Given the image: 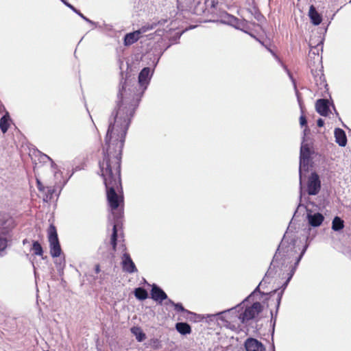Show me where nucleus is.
<instances>
[{
	"label": "nucleus",
	"mask_w": 351,
	"mask_h": 351,
	"mask_svg": "<svg viewBox=\"0 0 351 351\" xmlns=\"http://www.w3.org/2000/svg\"><path fill=\"white\" fill-rule=\"evenodd\" d=\"M154 70L143 68L138 74V82L132 85L124 82L119 87L118 101L109 117L108 136L115 134L125 137L127 131L142 96L149 84Z\"/></svg>",
	"instance_id": "f257e3e1"
},
{
	"label": "nucleus",
	"mask_w": 351,
	"mask_h": 351,
	"mask_svg": "<svg viewBox=\"0 0 351 351\" xmlns=\"http://www.w3.org/2000/svg\"><path fill=\"white\" fill-rule=\"evenodd\" d=\"M125 137L110 134L107 132L104 147V158L99 163L101 176L106 189L107 199L112 210L117 209L123 202V196L117 194L121 184V156Z\"/></svg>",
	"instance_id": "f03ea898"
},
{
	"label": "nucleus",
	"mask_w": 351,
	"mask_h": 351,
	"mask_svg": "<svg viewBox=\"0 0 351 351\" xmlns=\"http://www.w3.org/2000/svg\"><path fill=\"white\" fill-rule=\"evenodd\" d=\"M307 247V245L304 246V248L302 249L300 255L296 257L295 255L297 254V250L295 249V240L294 239H291V241L288 242L287 241V236L285 234L282 239V241L279 245L276 254L274 256L271 265H274V267L276 266V263H280L282 265H285L287 263H291L293 260H295L294 265L291 266V269L288 274L289 276L287 280L282 285V290L278 293L277 300V310L279 308L283 292L287 287L293 276L294 275L296 268L303 255L304 254Z\"/></svg>",
	"instance_id": "7ed1b4c3"
},
{
	"label": "nucleus",
	"mask_w": 351,
	"mask_h": 351,
	"mask_svg": "<svg viewBox=\"0 0 351 351\" xmlns=\"http://www.w3.org/2000/svg\"><path fill=\"white\" fill-rule=\"evenodd\" d=\"M311 26L309 27L312 34L311 35L309 46L311 47V51H313V53H315L314 50L319 51V47L322 48V44L324 41V34L326 32L327 27L319 26L321 23H311ZM324 25V23H322Z\"/></svg>",
	"instance_id": "20e7f679"
},
{
	"label": "nucleus",
	"mask_w": 351,
	"mask_h": 351,
	"mask_svg": "<svg viewBox=\"0 0 351 351\" xmlns=\"http://www.w3.org/2000/svg\"><path fill=\"white\" fill-rule=\"evenodd\" d=\"M47 234L51 256L53 258H60L62 252L54 225L50 224L47 230Z\"/></svg>",
	"instance_id": "39448f33"
},
{
	"label": "nucleus",
	"mask_w": 351,
	"mask_h": 351,
	"mask_svg": "<svg viewBox=\"0 0 351 351\" xmlns=\"http://www.w3.org/2000/svg\"><path fill=\"white\" fill-rule=\"evenodd\" d=\"M263 305L259 302H256L243 313L237 314L236 312L235 317H237L241 323L244 324L258 315L263 311Z\"/></svg>",
	"instance_id": "423d86ee"
},
{
	"label": "nucleus",
	"mask_w": 351,
	"mask_h": 351,
	"mask_svg": "<svg viewBox=\"0 0 351 351\" xmlns=\"http://www.w3.org/2000/svg\"><path fill=\"white\" fill-rule=\"evenodd\" d=\"M236 308L237 307L231 308L228 310L223 311L221 312H219L215 314H208L206 315L210 320H213L217 317V319L225 322L226 323V326L227 327L231 328L230 322L235 321V315H236Z\"/></svg>",
	"instance_id": "0eeeda50"
},
{
	"label": "nucleus",
	"mask_w": 351,
	"mask_h": 351,
	"mask_svg": "<svg viewBox=\"0 0 351 351\" xmlns=\"http://www.w3.org/2000/svg\"><path fill=\"white\" fill-rule=\"evenodd\" d=\"M307 193L309 195H316L321 189V180L315 172L311 173L307 181Z\"/></svg>",
	"instance_id": "6e6552de"
},
{
	"label": "nucleus",
	"mask_w": 351,
	"mask_h": 351,
	"mask_svg": "<svg viewBox=\"0 0 351 351\" xmlns=\"http://www.w3.org/2000/svg\"><path fill=\"white\" fill-rule=\"evenodd\" d=\"M14 227L13 218L8 213H0V234H10L12 228Z\"/></svg>",
	"instance_id": "1a4fd4ad"
},
{
	"label": "nucleus",
	"mask_w": 351,
	"mask_h": 351,
	"mask_svg": "<svg viewBox=\"0 0 351 351\" xmlns=\"http://www.w3.org/2000/svg\"><path fill=\"white\" fill-rule=\"evenodd\" d=\"M306 219L309 226L316 228L322 225L324 220V216L320 213H314L306 208Z\"/></svg>",
	"instance_id": "9d476101"
},
{
	"label": "nucleus",
	"mask_w": 351,
	"mask_h": 351,
	"mask_svg": "<svg viewBox=\"0 0 351 351\" xmlns=\"http://www.w3.org/2000/svg\"><path fill=\"white\" fill-rule=\"evenodd\" d=\"M312 158H300V167H299V175H300V198L302 197V176L304 173L308 172L310 167H311Z\"/></svg>",
	"instance_id": "9b49d317"
},
{
	"label": "nucleus",
	"mask_w": 351,
	"mask_h": 351,
	"mask_svg": "<svg viewBox=\"0 0 351 351\" xmlns=\"http://www.w3.org/2000/svg\"><path fill=\"white\" fill-rule=\"evenodd\" d=\"M122 268L124 271L133 274L137 271V269L128 253H124L121 261Z\"/></svg>",
	"instance_id": "f8f14e48"
},
{
	"label": "nucleus",
	"mask_w": 351,
	"mask_h": 351,
	"mask_svg": "<svg viewBox=\"0 0 351 351\" xmlns=\"http://www.w3.org/2000/svg\"><path fill=\"white\" fill-rule=\"evenodd\" d=\"M146 32L144 28L134 31L126 34L124 36V45L130 46L136 43L141 36V35Z\"/></svg>",
	"instance_id": "ddd939ff"
},
{
	"label": "nucleus",
	"mask_w": 351,
	"mask_h": 351,
	"mask_svg": "<svg viewBox=\"0 0 351 351\" xmlns=\"http://www.w3.org/2000/svg\"><path fill=\"white\" fill-rule=\"evenodd\" d=\"M151 298L154 301L161 303L163 300H167V295L160 287L154 284L152 286Z\"/></svg>",
	"instance_id": "4468645a"
},
{
	"label": "nucleus",
	"mask_w": 351,
	"mask_h": 351,
	"mask_svg": "<svg viewBox=\"0 0 351 351\" xmlns=\"http://www.w3.org/2000/svg\"><path fill=\"white\" fill-rule=\"evenodd\" d=\"M246 351H264L265 348L261 342L254 338H248L245 342Z\"/></svg>",
	"instance_id": "2eb2a0df"
},
{
	"label": "nucleus",
	"mask_w": 351,
	"mask_h": 351,
	"mask_svg": "<svg viewBox=\"0 0 351 351\" xmlns=\"http://www.w3.org/2000/svg\"><path fill=\"white\" fill-rule=\"evenodd\" d=\"M315 109L321 116H328L329 112V101L326 99H317L315 103Z\"/></svg>",
	"instance_id": "dca6fc26"
},
{
	"label": "nucleus",
	"mask_w": 351,
	"mask_h": 351,
	"mask_svg": "<svg viewBox=\"0 0 351 351\" xmlns=\"http://www.w3.org/2000/svg\"><path fill=\"white\" fill-rule=\"evenodd\" d=\"M335 142L341 147H345L347 144V136L343 130L335 128L334 132Z\"/></svg>",
	"instance_id": "f3484780"
},
{
	"label": "nucleus",
	"mask_w": 351,
	"mask_h": 351,
	"mask_svg": "<svg viewBox=\"0 0 351 351\" xmlns=\"http://www.w3.org/2000/svg\"><path fill=\"white\" fill-rule=\"evenodd\" d=\"M196 25H191L189 27H186L182 31H176L173 27H170L169 30H167V33L168 34V37L170 40L176 41V40L179 39L180 37L182 36V34L189 30L195 28Z\"/></svg>",
	"instance_id": "a211bd4d"
},
{
	"label": "nucleus",
	"mask_w": 351,
	"mask_h": 351,
	"mask_svg": "<svg viewBox=\"0 0 351 351\" xmlns=\"http://www.w3.org/2000/svg\"><path fill=\"white\" fill-rule=\"evenodd\" d=\"M313 151L312 148L310 147L309 144L305 143L304 140L302 143L300 147V158H311V155L313 154Z\"/></svg>",
	"instance_id": "6ab92c4d"
},
{
	"label": "nucleus",
	"mask_w": 351,
	"mask_h": 351,
	"mask_svg": "<svg viewBox=\"0 0 351 351\" xmlns=\"http://www.w3.org/2000/svg\"><path fill=\"white\" fill-rule=\"evenodd\" d=\"M4 112V115L0 119V129L3 134L8 131L10 121L9 112L8 111Z\"/></svg>",
	"instance_id": "aec40b11"
},
{
	"label": "nucleus",
	"mask_w": 351,
	"mask_h": 351,
	"mask_svg": "<svg viewBox=\"0 0 351 351\" xmlns=\"http://www.w3.org/2000/svg\"><path fill=\"white\" fill-rule=\"evenodd\" d=\"M228 25H231L236 29L241 30L249 35L252 37L255 38L256 40H258L261 45H264L263 43L259 40L258 38L255 37V36L250 32H249L248 28L246 27V23H227Z\"/></svg>",
	"instance_id": "412c9836"
},
{
	"label": "nucleus",
	"mask_w": 351,
	"mask_h": 351,
	"mask_svg": "<svg viewBox=\"0 0 351 351\" xmlns=\"http://www.w3.org/2000/svg\"><path fill=\"white\" fill-rule=\"evenodd\" d=\"M176 328L182 335L190 334L191 328L190 325L186 322H178L176 324Z\"/></svg>",
	"instance_id": "4be33fe9"
},
{
	"label": "nucleus",
	"mask_w": 351,
	"mask_h": 351,
	"mask_svg": "<svg viewBox=\"0 0 351 351\" xmlns=\"http://www.w3.org/2000/svg\"><path fill=\"white\" fill-rule=\"evenodd\" d=\"M344 228V221L339 217H335L332 221V229L338 232Z\"/></svg>",
	"instance_id": "5701e85b"
},
{
	"label": "nucleus",
	"mask_w": 351,
	"mask_h": 351,
	"mask_svg": "<svg viewBox=\"0 0 351 351\" xmlns=\"http://www.w3.org/2000/svg\"><path fill=\"white\" fill-rule=\"evenodd\" d=\"M308 16L311 19L312 22H322V16L316 10L314 5H311L308 11Z\"/></svg>",
	"instance_id": "b1692460"
},
{
	"label": "nucleus",
	"mask_w": 351,
	"mask_h": 351,
	"mask_svg": "<svg viewBox=\"0 0 351 351\" xmlns=\"http://www.w3.org/2000/svg\"><path fill=\"white\" fill-rule=\"evenodd\" d=\"M131 332L135 336L137 341L142 342L145 338L146 335L139 327H132L131 328Z\"/></svg>",
	"instance_id": "393cba45"
},
{
	"label": "nucleus",
	"mask_w": 351,
	"mask_h": 351,
	"mask_svg": "<svg viewBox=\"0 0 351 351\" xmlns=\"http://www.w3.org/2000/svg\"><path fill=\"white\" fill-rule=\"evenodd\" d=\"M134 296L139 300H145L148 298L147 291L142 287L136 288L134 291Z\"/></svg>",
	"instance_id": "a878e982"
},
{
	"label": "nucleus",
	"mask_w": 351,
	"mask_h": 351,
	"mask_svg": "<svg viewBox=\"0 0 351 351\" xmlns=\"http://www.w3.org/2000/svg\"><path fill=\"white\" fill-rule=\"evenodd\" d=\"M11 238L10 234H0V254L3 255V252L8 246V242Z\"/></svg>",
	"instance_id": "bb28decb"
},
{
	"label": "nucleus",
	"mask_w": 351,
	"mask_h": 351,
	"mask_svg": "<svg viewBox=\"0 0 351 351\" xmlns=\"http://www.w3.org/2000/svg\"><path fill=\"white\" fill-rule=\"evenodd\" d=\"M32 250L34 251V254L37 256H43V250L41 245L38 241H34L32 243Z\"/></svg>",
	"instance_id": "cd10ccee"
},
{
	"label": "nucleus",
	"mask_w": 351,
	"mask_h": 351,
	"mask_svg": "<svg viewBox=\"0 0 351 351\" xmlns=\"http://www.w3.org/2000/svg\"><path fill=\"white\" fill-rule=\"evenodd\" d=\"M117 241V224H114L113 228H112V236H111V245H112L113 250L116 249Z\"/></svg>",
	"instance_id": "c85d7f7f"
},
{
	"label": "nucleus",
	"mask_w": 351,
	"mask_h": 351,
	"mask_svg": "<svg viewBox=\"0 0 351 351\" xmlns=\"http://www.w3.org/2000/svg\"><path fill=\"white\" fill-rule=\"evenodd\" d=\"M285 69L287 70L290 79L291 80V81L293 82V83L294 84V87H295V95L297 96L298 101L299 103V105H300V108H302V104H301V100H300V93H299L298 90L296 88V85L295 84L294 80H293L291 73L287 69L286 67H285Z\"/></svg>",
	"instance_id": "c756f323"
},
{
	"label": "nucleus",
	"mask_w": 351,
	"mask_h": 351,
	"mask_svg": "<svg viewBox=\"0 0 351 351\" xmlns=\"http://www.w3.org/2000/svg\"><path fill=\"white\" fill-rule=\"evenodd\" d=\"M174 308L178 312H182L186 313H191L189 311L186 310L181 303H175Z\"/></svg>",
	"instance_id": "7c9ffc66"
},
{
	"label": "nucleus",
	"mask_w": 351,
	"mask_h": 351,
	"mask_svg": "<svg viewBox=\"0 0 351 351\" xmlns=\"http://www.w3.org/2000/svg\"><path fill=\"white\" fill-rule=\"evenodd\" d=\"M55 264L57 265L58 269H62L65 265L64 257H63L62 258H60L59 259L56 260Z\"/></svg>",
	"instance_id": "2f4dec72"
},
{
	"label": "nucleus",
	"mask_w": 351,
	"mask_h": 351,
	"mask_svg": "<svg viewBox=\"0 0 351 351\" xmlns=\"http://www.w3.org/2000/svg\"><path fill=\"white\" fill-rule=\"evenodd\" d=\"M269 275V271H268L264 278L263 279V280L259 283L258 286L254 289V291L252 292V294H254V293L257 292V291H259V287L260 286H262L263 283H266L267 282V278H268V276Z\"/></svg>",
	"instance_id": "473e14b6"
},
{
	"label": "nucleus",
	"mask_w": 351,
	"mask_h": 351,
	"mask_svg": "<svg viewBox=\"0 0 351 351\" xmlns=\"http://www.w3.org/2000/svg\"><path fill=\"white\" fill-rule=\"evenodd\" d=\"M307 123L306 117L304 115H301L300 117V124L301 126H304Z\"/></svg>",
	"instance_id": "72a5a7b5"
},
{
	"label": "nucleus",
	"mask_w": 351,
	"mask_h": 351,
	"mask_svg": "<svg viewBox=\"0 0 351 351\" xmlns=\"http://www.w3.org/2000/svg\"><path fill=\"white\" fill-rule=\"evenodd\" d=\"M37 187L39 191H44L45 187L43 186L42 183L40 182V181L39 180H37Z\"/></svg>",
	"instance_id": "f704fd0d"
},
{
	"label": "nucleus",
	"mask_w": 351,
	"mask_h": 351,
	"mask_svg": "<svg viewBox=\"0 0 351 351\" xmlns=\"http://www.w3.org/2000/svg\"><path fill=\"white\" fill-rule=\"evenodd\" d=\"M317 125L318 127H322L324 125V121L322 119H318L317 121Z\"/></svg>",
	"instance_id": "c9c22d12"
},
{
	"label": "nucleus",
	"mask_w": 351,
	"mask_h": 351,
	"mask_svg": "<svg viewBox=\"0 0 351 351\" xmlns=\"http://www.w3.org/2000/svg\"><path fill=\"white\" fill-rule=\"evenodd\" d=\"M5 111H6L5 108L3 106V104H2L1 101L0 100V113L1 114Z\"/></svg>",
	"instance_id": "e433bc0d"
},
{
	"label": "nucleus",
	"mask_w": 351,
	"mask_h": 351,
	"mask_svg": "<svg viewBox=\"0 0 351 351\" xmlns=\"http://www.w3.org/2000/svg\"><path fill=\"white\" fill-rule=\"evenodd\" d=\"M95 273H96V274L99 273V271H100V267H99V265H95Z\"/></svg>",
	"instance_id": "4c0bfd02"
},
{
	"label": "nucleus",
	"mask_w": 351,
	"mask_h": 351,
	"mask_svg": "<svg viewBox=\"0 0 351 351\" xmlns=\"http://www.w3.org/2000/svg\"><path fill=\"white\" fill-rule=\"evenodd\" d=\"M167 304H171L172 306H174L175 302L173 301H172L171 300L168 299L167 301Z\"/></svg>",
	"instance_id": "58836bf2"
},
{
	"label": "nucleus",
	"mask_w": 351,
	"mask_h": 351,
	"mask_svg": "<svg viewBox=\"0 0 351 351\" xmlns=\"http://www.w3.org/2000/svg\"><path fill=\"white\" fill-rule=\"evenodd\" d=\"M271 321L274 322V325L275 322H276V317L275 318L273 317V313H272V311L271 312Z\"/></svg>",
	"instance_id": "ea45409f"
},
{
	"label": "nucleus",
	"mask_w": 351,
	"mask_h": 351,
	"mask_svg": "<svg viewBox=\"0 0 351 351\" xmlns=\"http://www.w3.org/2000/svg\"><path fill=\"white\" fill-rule=\"evenodd\" d=\"M28 243H29V241L27 239H26L23 241V245H25V244H27Z\"/></svg>",
	"instance_id": "a19ab883"
},
{
	"label": "nucleus",
	"mask_w": 351,
	"mask_h": 351,
	"mask_svg": "<svg viewBox=\"0 0 351 351\" xmlns=\"http://www.w3.org/2000/svg\"><path fill=\"white\" fill-rule=\"evenodd\" d=\"M81 16H82V17L84 20H86L87 22H89V23H91V22H92L91 21H90V20L87 19L86 17H84L83 15H82V14H81Z\"/></svg>",
	"instance_id": "79ce46f5"
},
{
	"label": "nucleus",
	"mask_w": 351,
	"mask_h": 351,
	"mask_svg": "<svg viewBox=\"0 0 351 351\" xmlns=\"http://www.w3.org/2000/svg\"><path fill=\"white\" fill-rule=\"evenodd\" d=\"M332 108H333V109H334V110H335V113L337 115H339L338 112H337V110H336V109H335V107L334 104H332Z\"/></svg>",
	"instance_id": "37998d69"
},
{
	"label": "nucleus",
	"mask_w": 351,
	"mask_h": 351,
	"mask_svg": "<svg viewBox=\"0 0 351 351\" xmlns=\"http://www.w3.org/2000/svg\"><path fill=\"white\" fill-rule=\"evenodd\" d=\"M265 47L268 49V51H269V52H271V53H272L274 56L275 55V54H274V53L273 52V51H272L271 49H269V48H268V47Z\"/></svg>",
	"instance_id": "c03bdc74"
},
{
	"label": "nucleus",
	"mask_w": 351,
	"mask_h": 351,
	"mask_svg": "<svg viewBox=\"0 0 351 351\" xmlns=\"http://www.w3.org/2000/svg\"><path fill=\"white\" fill-rule=\"evenodd\" d=\"M205 22H209V23H211V22H216L214 20H207Z\"/></svg>",
	"instance_id": "a18cd8bd"
},
{
	"label": "nucleus",
	"mask_w": 351,
	"mask_h": 351,
	"mask_svg": "<svg viewBox=\"0 0 351 351\" xmlns=\"http://www.w3.org/2000/svg\"><path fill=\"white\" fill-rule=\"evenodd\" d=\"M44 157L51 161V159L47 155H44Z\"/></svg>",
	"instance_id": "49530a36"
},
{
	"label": "nucleus",
	"mask_w": 351,
	"mask_h": 351,
	"mask_svg": "<svg viewBox=\"0 0 351 351\" xmlns=\"http://www.w3.org/2000/svg\"><path fill=\"white\" fill-rule=\"evenodd\" d=\"M303 206L301 203H300L299 206Z\"/></svg>",
	"instance_id": "de8ad7c7"
}]
</instances>
